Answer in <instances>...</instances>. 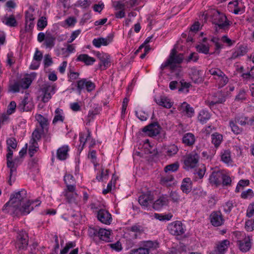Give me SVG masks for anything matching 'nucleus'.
<instances>
[{
    "instance_id": "nucleus-1",
    "label": "nucleus",
    "mask_w": 254,
    "mask_h": 254,
    "mask_svg": "<svg viewBox=\"0 0 254 254\" xmlns=\"http://www.w3.org/2000/svg\"><path fill=\"white\" fill-rule=\"evenodd\" d=\"M40 203L38 200L31 201L27 198V192L22 190L13 194L8 202L2 208V211L5 213L16 216L19 214H29L34 207L38 206Z\"/></svg>"
},
{
    "instance_id": "nucleus-2",
    "label": "nucleus",
    "mask_w": 254,
    "mask_h": 254,
    "mask_svg": "<svg viewBox=\"0 0 254 254\" xmlns=\"http://www.w3.org/2000/svg\"><path fill=\"white\" fill-rule=\"evenodd\" d=\"M184 59L183 54H177L176 50L174 48L171 50L168 60L160 66L161 70H164L167 67H169L172 70H174L177 67V64H181Z\"/></svg>"
},
{
    "instance_id": "nucleus-3",
    "label": "nucleus",
    "mask_w": 254,
    "mask_h": 254,
    "mask_svg": "<svg viewBox=\"0 0 254 254\" xmlns=\"http://www.w3.org/2000/svg\"><path fill=\"white\" fill-rule=\"evenodd\" d=\"M237 237V245L239 250L243 252H248L252 247V239L249 236H246L245 233L237 232L236 234Z\"/></svg>"
},
{
    "instance_id": "nucleus-4",
    "label": "nucleus",
    "mask_w": 254,
    "mask_h": 254,
    "mask_svg": "<svg viewBox=\"0 0 254 254\" xmlns=\"http://www.w3.org/2000/svg\"><path fill=\"white\" fill-rule=\"evenodd\" d=\"M158 245L156 241H143L141 242L140 247L131 250L129 254H149V251L157 248Z\"/></svg>"
},
{
    "instance_id": "nucleus-5",
    "label": "nucleus",
    "mask_w": 254,
    "mask_h": 254,
    "mask_svg": "<svg viewBox=\"0 0 254 254\" xmlns=\"http://www.w3.org/2000/svg\"><path fill=\"white\" fill-rule=\"evenodd\" d=\"M199 159V155L196 152L187 154L184 158V169L187 170L196 167Z\"/></svg>"
},
{
    "instance_id": "nucleus-6",
    "label": "nucleus",
    "mask_w": 254,
    "mask_h": 254,
    "mask_svg": "<svg viewBox=\"0 0 254 254\" xmlns=\"http://www.w3.org/2000/svg\"><path fill=\"white\" fill-rule=\"evenodd\" d=\"M212 21L221 29L225 30L228 28L230 25L226 16L223 13L218 11H216L213 13Z\"/></svg>"
},
{
    "instance_id": "nucleus-7",
    "label": "nucleus",
    "mask_w": 254,
    "mask_h": 254,
    "mask_svg": "<svg viewBox=\"0 0 254 254\" xmlns=\"http://www.w3.org/2000/svg\"><path fill=\"white\" fill-rule=\"evenodd\" d=\"M56 89V86L55 84L47 83L43 85L41 89L42 101L44 103L48 102L55 93Z\"/></svg>"
},
{
    "instance_id": "nucleus-8",
    "label": "nucleus",
    "mask_w": 254,
    "mask_h": 254,
    "mask_svg": "<svg viewBox=\"0 0 254 254\" xmlns=\"http://www.w3.org/2000/svg\"><path fill=\"white\" fill-rule=\"evenodd\" d=\"M230 11L236 14H242L245 11L246 6L242 0H236L230 1L228 4Z\"/></svg>"
},
{
    "instance_id": "nucleus-9",
    "label": "nucleus",
    "mask_w": 254,
    "mask_h": 254,
    "mask_svg": "<svg viewBox=\"0 0 254 254\" xmlns=\"http://www.w3.org/2000/svg\"><path fill=\"white\" fill-rule=\"evenodd\" d=\"M167 229L173 235L180 236L185 232V229L181 222L176 221L168 224Z\"/></svg>"
},
{
    "instance_id": "nucleus-10",
    "label": "nucleus",
    "mask_w": 254,
    "mask_h": 254,
    "mask_svg": "<svg viewBox=\"0 0 254 254\" xmlns=\"http://www.w3.org/2000/svg\"><path fill=\"white\" fill-rule=\"evenodd\" d=\"M28 244V236L25 231H19L17 236L15 247L19 250H25Z\"/></svg>"
},
{
    "instance_id": "nucleus-11",
    "label": "nucleus",
    "mask_w": 254,
    "mask_h": 254,
    "mask_svg": "<svg viewBox=\"0 0 254 254\" xmlns=\"http://www.w3.org/2000/svg\"><path fill=\"white\" fill-rule=\"evenodd\" d=\"M77 90L80 94L81 91L86 89L88 92H91L95 88V84L86 78H82L77 82Z\"/></svg>"
},
{
    "instance_id": "nucleus-12",
    "label": "nucleus",
    "mask_w": 254,
    "mask_h": 254,
    "mask_svg": "<svg viewBox=\"0 0 254 254\" xmlns=\"http://www.w3.org/2000/svg\"><path fill=\"white\" fill-rule=\"evenodd\" d=\"M153 195L150 191L141 194L138 197V202L144 209H148L150 204L152 203Z\"/></svg>"
},
{
    "instance_id": "nucleus-13",
    "label": "nucleus",
    "mask_w": 254,
    "mask_h": 254,
    "mask_svg": "<svg viewBox=\"0 0 254 254\" xmlns=\"http://www.w3.org/2000/svg\"><path fill=\"white\" fill-rule=\"evenodd\" d=\"M210 220L211 224L218 227L221 226L224 222V219L220 211H213L210 215Z\"/></svg>"
},
{
    "instance_id": "nucleus-14",
    "label": "nucleus",
    "mask_w": 254,
    "mask_h": 254,
    "mask_svg": "<svg viewBox=\"0 0 254 254\" xmlns=\"http://www.w3.org/2000/svg\"><path fill=\"white\" fill-rule=\"evenodd\" d=\"M142 131L149 136H156L160 132V127L158 123H154L143 128Z\"/></svg>"
},
{
    "instance_id": "nucleus-15",
    "label": "nucleus",
    "mask_w": 254,
    "mask_h": 254,
    "mask_svg": "<svg viewBox=\"0 0 254 254\" xmlns=\"http://www.w3.org/2000/svg\"><path fill=\"white\" fill-rule=\"evenodd\" d=\"M229 245L230 242L228 240L219 242L210 254H224L227 250Z\"/></svg>"
},
{
    "instance_id": "nucleus-16",
    "label": "nucleus",
    "mask_w": 254,
    "mask_h": 254,
    "mask_svg": "<svg viewBox=\"0 0 254 254\" xmlns=\"http://www.w3.org/2000/svg\"><path fill=\"white\" fill-rule=\"evenodd\" d=\"M98 219L102 223L109 225L111 224L112 218L111 214L105 209H100L97 213Z\"/></svg>"
},
{
    "instance_id": "nucleus-17",
    "label": "nucleus",
    "mask_w": 254,
    "mask_h": 254,
    "mask_svg": "<svg viewBox=\"0 0 254 254\" xmlns=\"http://www.w3.org/2000/svg\"><path fill=\"white\" fill-rule=\"evenodd\" d=\"M169 203L167 195L163 194L153 203L152 207L155 210H159Z\"/></svg>"
},
{
    "instance_id": "nucleus-18",
    "label": "nucleus",
    "mask_w": 254,
    "mask_h": 254,
    "mask_svg": "<svg viewBox=\"0 0 254 254\" xmlns=\"http://www.w3.org/2000/svg\"><path fill=\"white\" fill-rule=\"evenodd\" d=\"M178 110L189 118L192 117L194 113L193 108L186 102H184L182 103L178 107Z\"/></svg>"
},
{
    "instance_id": "nucleus-19",
    "label": "nucleus",
    "mask_w": 254,
    "mask_h": 254,
    "mask_svg": "<svg viewBox=\"0 0 254 254\" xmlns=\"http://www.w3.org/2000/svg\"><path fill=\"white\" fill-rule=\"evenodd\" d=\"M112 36H108L106 38H98L93 39V45L96 48H100L101 46H107L112 42Z\"/></svg>"
},
{
    "instance_id": "nucleus-20",
    "label": "nucleus",
    "mask_w": 254,
    "mask_h": 254,
    "mask_svg": "<svg viewBox=\"0 0 254 254\" xmlns=\"http://www.w3.org/2000/svg\"><path fill=\"white\" fill-rule=\"evenodd\" d=\"M97 57L101 62V64H100V66L101 68H102V66H103V69H105L107 67L110 66L111 63L110 55L106 53H99L97 54Z\"/></svg>"
},
{
    "instance_id": "nucleus-21",
    "label": "nucleus",
    "mask_w": 254,
    "mask_h": 254,
    "mask_svg": "<svg viewBox=\"0 0 254 254\" xmlns=\"http://www.w3.org/2000/svg\"><path fill=\"white\" fill-rule=\"evenodd\" d=\"M155 101L159 106H161L167 109L171 108L173 104V103L171 101V100L165 96H160L158 98H155Z\"/></svg>"
},
{
    "instance_id": "nucleus-22",
    "label": "nucleus",
    "mask_w": 254,
    "mask_h": 254,
    "mask_svg": "<svg viewBox=\"0 0 254 254\" xmlns=\"http://www.w3.org/2000/svg\"><path fill=\"white\" fill-rule=\"evenodd\" d=\"M42 58L43 55L41 52L40 51L36 50L33 57V60L30 65V68L32 69H37L40 65V62L42 60Z\"/></svg>"
},
{
    "instance_id": "nucleus-23",
    "label": "nucleus",
    "mask_w": 254,
    "mask_h": 254,
    "mask_svg": "<svg viewBox=\"0 0 254 254\" xmlns=\"http://www.w3.org/2000/svg\"><path fill=\"white\" fill-rule=\"evenodd\" d=\"M222 172H213L210 175L209 180L211 184L218 186L221 184L222 182Z\"/></svg>"
},
{
    "instance_id": "nucleus-24",
    "label": "nucleus",
    "mask_w": 254,
    "mask_h": 254,
    "mask_svg": "<svg viewBox=\"0 0 254 254\" xmlns=\"http://www.w3.org/2000/svg\"><path fill=\"white\" fill-rule=\"evenodd\" d=\"M69 150V147L68 145H63L62 147H60L57 150V158L60 160H65L68 156V152Z\"/></svg>"
},
{
    "instance_id": "nucleus-25",
    "label": "nucleus",
    "mask_w": 254,
    "mask_h": 254,
    "mask_svg": "<svg viewBox=\"0 0 254 254\" xmlns=\"http://www.w3.org/2000/svg\"><path fill=\"white\" fill-rule=\"evenodd\" d=\"M181 189L182 191L187 194L189 193L192 189V182L190 178H184L181 185Z\"/></svg>"
},
{
    "instance_id": "nucleus-26",
    "label": "nucleus",
    "mask_w": 254,
    "mask_h": 254,
    "mask_svg": "<svg viewBox=\"0 0 254 254\" xmlns=\"http://www.w3.org/2000/svg\"><path fill=\"white\" fill-rule=\"evenodd\" d=\"M33 108V105L30 101H28L27 98H25L18 106V109L20 111H29Z\"/></svg>"
},
{
    "instance_id": "nucleus-27",
    "label": "nucleus",
    "mask_w": 254,
    "mask_h": 254,
    "mask_svg": "<svg viewBox=\"0 0 254 254\" xmlns=\"http://www.w3.org/2000/svg\"><path fill=\"white\" fill-rule=\"evenodd\" d=\"M77 61H80L83 62L86 65H92L95 62V59L91 57L87 54H80L77 59Z\"/></svg>"
},
{
    "instance_id": "nucleus-28",
    "label": "nucleus",
    "mask_w": 254,
    "mask_h": 254,
    "mask_svg": "<svg viewBox=\"0 0 254 254\" xmlns=\"http://www.w3.org/2000/svg\"><path fill=\"white\" fill-rule=\"evenodd\" d=\"M183 143L187 146H192L195 141V137L192 133H185L182 138Z\"/></svg>"
},
{
    "instance_id": "nucleus-29",
    "label": "nucleus",
    "mask_w": 254,
    "mask_h": 254,
    "mask_svg": "<svg viewBox=\"0 0 254 254\" xmlns=\"http://www.w3.org/2000/svg\"><path fill=\"white\" fill-rule=\"evenodd\" d=\"M111 231L106 229L100 228L98 238L102 241L109 242L110 240Z\"/></svg>"
},
{
    "instance_id": "nucleus-30",
    "label": "nucleus",
    "mask_w": 254,
    "mask_h": 254,
    "mask_svg": "<svg viewBox=\"0 0 254 254\" xmlns=\"http://www.w3.org/2000/svg\"><path fill=\"white\" fill-rule=\"evenodd\" d=\"M75 246V243L73 242L67 243L64 248L61 251L60 254H67L69 250ZM78 249L76 248L72 250L69 254H78Z\"/></svg>"
},
{
    "instance_id": "nucleus-31",
    "label": "nucleus",
    "mask_w": 254,
    "mask_h": 254,
    "mask_svg": "<svg viewBox=\"0 0 254 254\" xmlns=\"http://www.w3.org/2000/svg\"><path fill=\"white\" fill-rule=\"evenodd\" d=\"M215 81L219 88L224 86L228 82V78L226 74L222 72L217 78H215Z\"/></svg>"
},
{
    "instance_id": "nucleus-32",
    "label": "nucleus",
    "mask_w": 254,
    "mask_h": 254,
    "mask_svg": "<svg viewBox=\"0 0 254 254\" xmlns=\"http://www.w3.org/2000/svg\"><path fill=\"white\" fill-rule=\"evenodd\" d=\"M197 118L201 124H204L210 118V115L207 111L202 110L199 113Z\"/></svg>"
},
{
    "instance_id": "nucleus-33",
    "label": "nucleus",
    "mask_w": 254,
    "mask_h": 254,
    "mask_svg": "<svg viewBox=\"0 0 254 254\" xmlns=\"http://www.w3.org/2000/svg\"><path fill=\"white\" fill-rule=\"evenodd\" d=\"M178 151V147L175 144H171L165 148V154L169 157L176 154Z\"/></svg>"
},
{
    "instance_id": "nucleus-34",
    "label": "nucleus",
    "mask_w": 254,
    "mask_h": 254,
    "mask_svg": "<svg viewBox=\"0 0 254 254\" xmlns=\"http://www.w3.org/2000/svg\"><path fill=\"white\" fill-rule=\"evenodd\" d=\"M206 172V168L204 165H201L196 169L194 173L195 176L194 181H197V179H201L203 178Z\"/></svg>"
},
{
    "instance_id": "nucleus-35",
    "label": "nucleus",
    "mask_w": 254,
    "mask_h": 254,
    "mask_svg": "<svg viewBox=\"0 0 254 254\" xmlns=\"http://www.w3.org/2000/svg\"><path fill=\"white\" fill-rule=\"evenodd\" d=\"M64 112L62 109L60 108L56 109L55 111V116L53 121V124H56L57 122H63L64 120Z\"/></svg>"
},
{
    "instance_id": "nucleus-36",
    "label": "nucleus",
    "mask_w": 254,
    "mask_h": 254,
    "mask_svg": "<svg viewBox=\"0 0 254 254\" xmlns=\"http://www.w3.org/2000/svg\"><path fill=\"white\" fill-rule=\"evenodd\" d=\"M62 55L64 57H68L70 54L73 53L75 51V47L74 44H67L66 48H62Z\"/></svg>"
},
{
    "instance_id": "nucleus-37",
    "label": "nucleus",
    "mask_w": 254,
    "mask_h": 254,
    "mask_svg": "<svg viewBox=\"0 0 254 254\" xmlns=\"http://www.w3.org/2000/svg\"><path fill=\"white\" fill-rule=\"evenodd\" d=\"M91 139V132L88 129L87 133L81 132L79 134V140L80 144H82V147L84 146L86 142L90 140Z\"/></svg>"
},
{
    "instance_id": "nucleus-38",
    "label": "nucleus",
    "mask_w": 254,
    "mask_h": 254,
    "mask_svg": "<svg viewBox=\"0 0 254 254\" xmlns=\"http://www.w3.org/2000/svg\"><path fill=\"white\" fill-rule=\"evenodd\" d=\"M44 128H36L32 133V139L30 141L37 142L40 140Z\"/></svg>"
},
{
    "instance_id": "nucleus-39",
    "label": "nucleus",
    "mask_w": 254,
    "mask_h": 254,
    "mask_svg": "<svg viewBox=\"0 0 254 254\" xmlns=\"http://www.w3.org/2000/svg\"><path fill=\"white\" fill-rule=\"evenodd\" d=\"M154 217L160 221H165L170 220L173 217V214L171 213L163 214L159 213H154Z\"/></svg>"
},
{
    "instance_id": "nucleus-40",
    "label": "nucleus",
    "mask_w": 254,
    "mask_h": 254,
    "mask_svg": "<svg viewBox=\"0 0 254 254\" xmlns=\"http://www.w3.org/2000/svg\"><path fill=\"white\" fill-rule=\"evenodd\" d=\"M55 38L51 35H47L46 36L44 45L47 48L51 49L55 45Z\"/></svg>"
},
{
    "instance_id": "nucleus-41",
    "label": "nucleus",
    "mask_w": 254,
    "mask_h": 254,
    "mask_svg": "<svg viewBox=\"0 0 254 254\" xmlns=\"http://www.w3.org/2000/svg\"><path fill=\"white\" fill-rule=\"evenodd\" d=\"M222 135L218 133H215L211 135L212 143L215 147H218L222 140Z\"/></svg>"
},
{
    "instance_id": "nucleus-42",
    "label": "nucleus",
    "mask_w": 254,
    "mask_h": 254,
    "mask_svg": "<svg viewBox=\"0 0 254 254\" xmlns=\"http://www.w3.org/2000/svg\"><path fill=\"white\" fill-rule=\"evenodd\" d=\"M241 77L244 80L254 81V66L251 68L250 71L246 73H243Z\"/></svg>"
},
{
    "instance_id": "nucleus-43",
    "label": "nucleus",
    "mask_w": 254,
    "mask_h": 254,
    "mask_svg": "<svg viewBox=\"0 0 254 254\" xmlns=\"http://www.w3.org/2000/svg\"><path fill=\"white\" fill-rule=\"evenodd\" d=\"M173 180L174 177L171 175H168L166 176L162 177L160 180V183L163 186H170Z\"/></svg>"
},
{
    "instance_id": "nucleus-44",
    "label": "nucleus",
    "mask_w": 254,
    "mask_h": 254,
    "mask_svg": "<svg viewBox=\"0 0 254 254\" xmlns=\"http://www.w3.org/2000/svg\"><path fill=\"white\" fill-rule=\"evenodd\" d=\"M236 123H235L234 120H231L229 122V126L231 128L232 131L234 133L239 134L242 132L243 129L242 128L239 127Z\"/></svg>"
},
{
    "instance_id": "nucleus-45",
    "label": "nucleus",
    "mask_w": 254,
    "mask_h": 254,
    "mask_svg": "<svg viewBox=\"0 0 254 254\" xmlns=\"http://www.w3.org/2000/svg\"><path fill=\"white\" fill-rule=\"evenodd\" d=\"M100 111V108L98 107H96L93 109L90 110L88 112L87 118L88 122L90 123L92 120H93L94 119L95 116L99 114Z\"/></svg>"
},
{
    "instance_id": "nucleus-46",
    "label": "nucleus",
    "mask_w": 254,
    "mask_h": 254,
    "mask_svg": "<svg viewBox=\"0 0 254 254\" xmlns=\"http://www.w3.org/2000/svg\"><path fill=\"white\" fill-rule=\"evenodd\" d=\"M221 160L226 164H228L232 162L231 153L229 150H224L222 153Z\"/></svg>"
},
{
    "instance_id": "nucleus-47",
    "label": "nucleus",
    "mask_w": 254,
    "mask_h": 254,
    "mask_svg": "<svg viewBox=\"0 0 254 254\" xmlns=\"http://www.w3.org/2000/svg\"><path fill=\"white\" fill-rule=\"evenodd\" d=\"M179 168V164L178 162H175L173 164L167 165L164 168V171L166 173L168 172H174L177 171Z\"/></svg>"
},
{
    "instance_id": "nucleus-48",
    "label": "nucleus",
    "mask_w": 254,
    "mask_h": 254,
    "mask_svg": "<svg viewBox=\"0 0 254 254\" xmlns=\"http://www.w3.org/2000/svg\"><path fill=\"white\" fill-rule=\"evenodd\" d=\"M99 229V227H89L88 230L89 237L93 239L98 238Z\"/></svg>"
},
{
    "instance_id": "nucleus-49",
    "label": "nucleus",
    "mask_w": 254,
    "mask_h": 254,
    "mask_svg": "<svg viewBox=\"0 0 254 254\" xmlns=\"http://www.w3.org/2000/svg\"><path fill=\"white\" fill-rule=\"evenodd\" d=\"M113 6L116 10H125L127 8V3L126 1L123 2L122 1H115L113 3Z\"/></svg>"
},
{
    "instance_id": "nucleus-50",
    "label": "nucleus",
    "mask_w": 254,
    "mask_h": 254,
    "mask_svg": "<svg viewBox=\"0 0 254 254\" xmlns=\"http://www.w3.org/2000/svg\"><path fill=\"white\" fill-rule=\"evenodd\" d=\"M47 25V18L45 16L40 17L37 22V27L39 30H42Z\"/></svg>"
},
{
    "instance_id": "nucleus-51",
    "label": "nucleus",
    "mask_w": 254,
    "mask_h": 254,
    "mask_svg": "<svg viewBox=\"0 0 254 254\" xmlns=\"http://www.w3.org/2000/svg\"><path fill=\"white\" fill-rule=\"evenodd\" d=\"M30 146L29 148V154L31 157H32L34 153L37 151L38 149V145L37 142H30Z\"/></svg>"
},
{
    "instance_id": "nucleus-52",
    "label": "nucleus",
    "mask_w": 254,
    "mask_h": 254,
    "mask_svg": "<svg viewBox=\"0 0 254 254\" xmlns=\"http://www.w3.org/2000/svg\"><path fill=\"white\" fill-rule=\"evenodd\" d=\"M36 120L40 124L42 128H44L47 125V119L40 114L36 115L35 116Z\"/></svg>"
},
{
    "instance_id": "nucleus-53",
    "label": "nucleus",
    "mask_w": 254,
    "mask_h": 254,
    "mask_svg": "<svg viewBox=\"0 0 254 254\" xmlns=\"http://www.w3.org/2000/svg\"><path fill=\"white\" fill-rule=\"evenodd\" d=\"M67 189L65 190L64 191V195L69 196V193L72 192H76L75 191V187L74 185V184H66Z\"/></svg>"
},
{
    "instance_id": "nucleus-54",
    "label": "nucleus",
    "mask_w": 254,
    "mask_h": 254,
    "mask_svg": "<svg viewBox=\"0 0 254 254\" xmlns=\"http://www.w3.org/2000/svg\"><path fill=\"white\" fill-rule=\"evenodd\" d=\"M5 24L10 27H14L17 25V22L13 15L5 18Z\"/></svg>"
},
{
    "instance_id": "nucleus-55",
    "label": "nucleus",
    "mask_w": 254,
    "mask_h": 254,
    "mask_svg": "<svg viewBox=\"0 0 254 254\" xmlns=\"http://www.w3.org/2000/svg\"><path fill=\"white\" fill-rule=\"evenodd\" d=\"M247 117L243 115L238 116L235 118L234 121L242 126L246 125Z\"/></svg>"
},
{
    "instance_id": "nucleus-56",
    "label": "nucleus",
    "mask_w": 254,
    "mask_h": 254,
    "mask_svg": "<svg viewBox=\"0 0 254 254\" xmlns=\"http://www.w3.org/2000/svg\"><path fill=\"white\" fill-rule=\"evenodd\" d=\"M222 182L223 186H229L231 185L232 180L229 176L222 172Z\"/></svg>"
},
{
    "instance_id": "nucleus-57",
    "label": "nucleus",
    "mask_w": 254,
    "mask_h": 254,
    "mask_svg": "<svg viewBox=\"0 0 254 254\" xmlns=\"http://www.w3.org/2000/svg\"><path fill=\"white\" fill-rule=\"evenodd\" d=\"M169 196L173 202H178L181 199V196L178 192L176 191H172L170 193Z\"/></svg>"
},
{
    "instance_id": "nucleus-58",
    "label": "nucleus",
    "mask_w": 254,
    "mask_h": 254,
    "mask_svg": "<svg viewBox=\"0 0 254 254\" xmlns=\"http://www.w3.org/2000/svg\"><path fill=\"white\" fill-rule=\"evenodd\" d=\"M6 144L7 145V148L15 149L17 147V141L16 139L13 138H9L6 140Z\"/></svg>"
},
{
    "instance_id": "nucleus-59",
    "label": "nucleus",
    "mask_w": 254,
    "mask_h": 254,
    "mask_svg": "<svg viewBox=\"0 0 254 254\" xmlns=\"http://www.w3.org/2000/svg\"><path fill=\"white\" fill-rule=\"evenodd\" d=\"M216 96L219 97L218 99L215 101H211L209 103L210 106H213L216 104L222 103L223 102H225V98L224 96L222 95L221 93H217Z\"/></svg>"
},
{
    "instance_id": "nucleus-60",
    "label": "nucleus",
    "mask_w": 254,
    "mask_h": 254,
    "mask_svg": "<svg viewBox=\"0 0 254 254\" xmlns=\"http://www.w3.org/2000/svg\"><path fill=\"white\" fill-rule=\"evenodd\" d=\"M247 91L246 89L242 88L240 90L238 94L236 96V99L237 100H244L246 98Z\"/></svg>"
},
{
    "instance_id": "nucleus-61",
    "label": "nucleus",
    "mask_w": 254,
    "mask_h": 254,
    "mask_svg": "<svg viewBox=\"0 0 254 254\" xmlns=\"http://www.w3.org/2000/svg\"><path fill=\"white\" fill-rule=\"evenodd\" d=\"M108 170H106L105 171L103 169L102 170L100 174L97 175L96 176V179L99 181H103L108 178Z\"/></svg>"
},
{
    "instance_id": "nucleus-62",
    "label": "nucleus",
    "mask_w": 254,
    "mask_h": 254,
    "mask_svg": "<svg viewBox=\"0 0 254 254\" xmlns=\"http://www.w3.org/2000/svg\"><path fill=\"white\" fill-rule=\"evenodd\" d=\"M67 201L68 203H76V199L78 197V195L76 192H72L69 193V196H65Z\"/></svg>"
},
{
    "instance_id": "nucleus-63",
    "label": "nucleus",
    "mask_w": 254,
    "mask_h": 254,
    "mask_svg": "<svg viewBox=\"0 0 254 254\" xmlns=\"http://www.w3.org/2000/svg\"><path fill=\"white\" fill-rule=\"evenodd\" d=\"M32 82V80L29 77L23 78L21 82V87L23 89H27Z\"/></svg>"
},
{
    "instance_id": "nucleus-64",
    "label": "nucleus",
    "mask_w": 254,
    "mask_h": 254,
    "mask_svg": "<svg viewBox=\"0 0 254 254\" xmlns=\"http://www.w3.org/2000/svg\"><path fill=\"white\" fill-rule=\"evenodd\" d=\"M136 117L141 121H146L148 117V115L144 112L140 110L135 112Z\"/></svg>"
}]
</instances>
